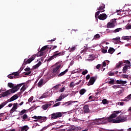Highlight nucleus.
Instances as JSON below:
<instances>
[{
  "label": "nucleus",
  "instance_id": "nucleus-42",
  "mask_svg": "<svg viewBox=\"0 0 131 131\" xmlns=\"http://www.w3.org/2000/svg\"><path fill=\"white\" fill-rule=\"evenodd\" d=\"M122 39H124V40H129L130 37L128 36H123L122 37Z\"/></svg>",
  "mask_w": 131,
  "mask_h": 131
},
{
  "label": "nucleus",
  "instance_id": "nucleus-22",
  "mask_svg": "<svg viewBox=\"0 0 131 131\" xmlns=\"http://www.w3.org/2000/svg\"><path fill=\"white\" fill-rule=\"evenodd\" d=\"M31 70L32 69H30V68H27L25 69V71H26L27 72L25 73V75H29L30 74H31Z\"/></svg>",
  "mask_w": 131,
  "mask_h": 131
},
{
  "label": "nucleus",
  "instance_id": "nucleus-9",
  "mask_svg": "<svg viewBox=\"0 0 131 131\" xmlns=\"http://www.w3.org/2000/svg\"><path fill=\"white\" fill-rule=\"evenodd\" d=\"M105 5L102 4L101 6H100L98 9V11H97L95 13V18L97 19V17L100 14V13H103V12H105Z\"/></svg>",
  "mask_w": 131,
  "mask_h": 131
},
{
  "label": "nucleus",
  "instance_id": "nucleus-1",
  "mask_svg": "<svg viewBox=\"0 0 131 131\" xmlns=\"http://www.w3.org/2000/svg\"><path fill=\"white\" fill-rule=\"evenodd\" d=\"M119 113H120V112L116 111L114 112L109 117L101 118V124H106V123H108V122H112V123H114V118L117 117Z\"/></svg>",
  "mask_w": 131,
  "mask_h": 131
},
{
  "label": "nucleus",
  "instance_id": "nucleus-35",
  "mask_svg": "<svg viewBox=\"0 0 131 131\" xmlns=\"http://www.w3.org/2000/svg\"><path fill=\"white\" fill-rule=\"evenodd\" d=\"M21 118H23V120H22L23 121H25V120H26V119H27V118H28V116H27V115H26V114H24L21 117Z\"/></svg>",
  "mask_w": 131,
  "mask_h": 131
},
{
  "label": "nucleus",
  "instance_id": "nucleus-32",
  "mask_svg": "<svg viewBox=\"0 0 131 131\" xmlns=\"http://www.w3.org/2000/svg\"><path fill=\"white\" fill-rule=\"evenodd\" d=\"M76 49V47L75 46L72 47L71 48L69 47V50L71 53L74 52V51H75Z\"/></svg>",
  "mask_w": 131,
  "mask_h": 131
},
{
  "label": "nucleus",
  "instance_id": "nucleus-55",
  "mask_svg": "<svg viewBox=\"0 0 131 131\" xmlns=\"http://www.w3.org/2000/svg\"><path fill=\"white\" fill-rule=\"evenodd\" d=\"M86 73H88V70H84V71H83L82 72V74L83 75H85V74H86Z\"/></svg>",
  "mask_w": 131,
  "mask_h": 131
},
{
  "label": "nucleus",
  "instance_id": "nucleus-3",
  "mask_svg": "<svg viewBox=\"0 0 131 131\" xmlns=\"http://www.w3.org/2000/svg\"><path fill=\"white\" fill-rule=\"evenodd\" d=\"M114 123H120L121 122H125L127 120V116L119 115L116 119L114 118Z\"/></svg>",
  "mask_w": 131,
  "mask_h": 131
},
{
  "label": "nucleus",
  "instance_id": "nucleus-51",
  "mask_svg": "<svg viewBox=\"0 0 131 131\" xmlns=\"http://www.w3.org/2000/svg\"><path fill=\"white\" fill-rule=\"evenodd\" d=\"M110 84H114L115 83V81L114 79L111 80V81H109Z\"/></svg>",
  "mask_w": 131,
  "mask_h": 131
},
{
  "label": "nucleus",
  "instance_id": "nucleus-45",
  "mask_svg": "<svg viewBox=\"0 0 131 131\" xmlns=\"http://www.w3.org/2000/svg\"><path fill=\"white\" fill-rule=\"evenodd\" d=\"M122 65V62H119V63H117L116 67L117 68H119V67H121Z\"/></svg>",
  "mask_w": 131,
  "mask_h": 131
},
{
  "label": "nucleus",
  "instance_id": "nucleus-63",
  "mask_svg": "<svg viewBox=\"0 0 131 131\" xmlns=\"http://www.w3.org/2000/svg\"><path fill=\"white\" fill-rule=\"evenodd\" d=\"M102 53H103V54H106V53H107V50H106V49H103V50H102Z\"/></svg>",
  "mask_w": 131,
  "mask_h": 131
},
{
  "label": "nucleus",
  "instance_id": "nucleus-31",
  "mask_svg": "<svg viewBox=\"0 0 131 131\" xmlns=\"http://www.w3.org/2000/svg\"><path fill=\"white\" fill-rule=\"evenodd\" d=\"M95 120V125L101 124V119H96Z\"/></svg>",
  "mask_w": 131,
  "mask_h": 131
},
{
  "label": "nucleus",
  "instance_id": "nucleus-33",
  "mask_svg": "<svg viewBox=\"0 0 131 131\" xmlns=\"http://www.w3.org/2000/svg\"><path fill=\"white\" fill-rule=\"evenodd\" d=\"M7 104H8V101H5L0 104V109H2V108H4V107H5L6 105H7Z\"/></svg>",
  "mask_w": 131,
  "mask_h": 131
},
{
  "label": "nucleus",
  "instance_id": "nucleus-25",
  "mask_svg": "<svg viewBox=\"0 0 131 131\" xmlns=\"http://www.w3.org/2000/svg\"><path fill=\"white\" fill-rule=\"evenodd\" d=\"M51 105H52L51 103H47V104L43 105L42 106V109H43V110H47V109H48V108H49V107H50Z\"/></svg>",
  "mask_w": 131,
  "mask_h": 131
},
{
  "label": "nucleus",
  "instance_id": "nucleus-60",
  "mask_svg": "<svg viewBox=\"0 0 131 131\" xmlns=\"http://www.w3.org/2000/svg\"><path fill=\"white\" fill-rule=\"evenodd\" d=\"M12 75H14V77H15V76H18V75H19V74H18V73H13L12 74Z\"/></svg>",
  "mask_w": 131,
  "mask_h": 131
},
{
  "label": "nucleus",
  "instance_id": "nucleus-54",
  "mask_svg": "<svg viewBox=\"0 0 131 131\" xmlns=\"http://www.w3.org/2000/svg\"><path fill=\"white\" fill-rule=\"evenodd\" d=\"M107 74H108L110 76H113V75H114V73L110 72L108 73Z\"/></svg>",
  "mask_w": 131,
  "mask_h": 131
},
{
  "label": "nucleus",
  "instance_id": "nucleus-24",
  "mask_svg": "<svg viewBox=\"0 0 131 131\" xmlns=\"http://www.w3.org/2000/svg\"><path fill=\"white\" fill-rule=\"evenodd\" d=\"M43 84H45V83L43 82V79H40V80H39V81L37 84V86L38 88H41V86H42Z\"/></svg>",
  "mask_w": 131,
  "mask_h": 131
},
{
  "label": "nucleus",
  "instance_id": "nucleus-26",
  "mask_svg": "<svg viewBox=\"0 0 131 131\" xmlns=\"http://www.w3.org/2000/svg\"><path fill=\"white\" fill-rule=\"evenodd\" d=\"M28 129H29V127L27 125H25L19 128V131H27Z\"/></svg>",
  "mask_w": 131,
  "mask_h": 131
},
{
  "label": "nucleus",
  "instance_id": "nucleus-46",
  "mask_svg": "<svg viewBox=\"0 0 131 131\" xmlns=\"http://www.w3.org/2000/svg\"><path fill=\"white\" fill-rule=\"evenodd\" d=\"M26 112V110H23L19 112V115H23V114H24V113H25Z\"/></svg>",
  "mask_w": 131,
  "mask_h": 131
},
{
  "label": "nucleus",
  "instance_id": "nucleus-4",
  "mask_svg": "<svg viewBox=\"0 0 131 131\" xmlns=\"http://www.w3.org/2000/svg\"><path fill=\"white\" fill-rule=\"evenodd\" d=\"M33 119L34 120V121L35 122H36V121H38V122H40V123H42V122H45V121H47V117H41V116H34L32 117Z\"/></svg>",
  "mask_w": 131,
  "mask_h": 131
},
{
  "label": "nucleus",
  "instance_id": "nucleus-10",
  "mask_svg": "<svg viewBox=\"0 0 131 131\" xmlns=\"http://www.w3.org/2000/svg\"><path fill=\"white\" fill-rule=\"evenodd\" d=\"M126 64L123 68V73H126L127 69H129V68H130V62L128 60H126Z\"/></svg>",
  "mask_w": 131,
  "mask_h": 131
},
{
  "label": "nucleus",
  "instance_id": "nucleus-18",
  "mask_svg": "<svg viewBox=\"0 0 131 131\" xmlns=\"http://www.w3.org/2000/svg\"><path fill=\"white\" fill-rule=\"evenodd\" d=\"M80 83V82H79L77 83H74V82H71L70 83L69 88H70V89H73V88H74V86H75V85H78V84H79Z\"/></svg>",
  "mask_w": 131,
  "mask_h": 131
},
{
  "label": "nucleus",
  "instance_id": "nucleus-49",
  "mask_svg": "<svg viewBox=\"0 0 131 131\" xmlns=\"http://www.w3.org/2000/svg\"><path fill=\"white\" fill-rule=\"evenodd\" d=\"M113 89H120V85H114L113 86Z\"/></svg>",
  "mask_w": 131,
  "mask_h": 131
},
{
  "label": "nucleus",
  "instance_id": "nucleus-48",
  "mask_svg": "<svg viewBox=\"0 0 131 131\" xmlns=\"http://www.w3.org/2000/svg\"><path fill=\"white\" fill-rule=\"evenodd\" d=\"M15 111L17 112V111H16L15 109H14L12 107V109H11L10 111V113L11 114H13V113L15 112Z\"/></svg>",
  "mask_w": 131,
  "mask_h": 131
},
{
  "label": "nucleus",
  "instance_id": "nucleus-21",
  "mask_svg": "<svg viewBox=\"0 0 131 131\" xmlns=\"http://www.w3.org/2000/svg\"><path fill=\"white\" fill-rule=\"evenodd\" d=\"M94 60H95V55L90 54L89 55L88 59H86V61H94Z\"/></svg>",
  "mask_w": 131,
  "mask_h": 131
},
{
  "label": "nucleus",
  "instance_id": "nucleus-37",
  "mask_svg": "<svg viewBox=\"0 0 131 131\" xmlns=\"http://www.w3.org/2000/svg\"><path fill=\"white\" fill-rule=\"evenodd\" d=\"M131 94L129 95L128 96H127L124 100L125 102H127V101H129L131 99Z\"/></svg>",
  "mask_w": 131,
  "mask_h": 131
},
{
  "label": "nucleus",
  "instance_id": "nucleus-52",
  "mask_svg": "<svg viewBox=\"0 0 131 131\" xmlns=\"http://www.w3.org/2000/svg\"><path fill=\"white\" fill-rule=\"evenodd\" d=\"M61 102H57L53 105V107H57V106H60Z\"/></svg>",
  "mask_w": 131,
  "mask_h": 131
},
{
  "label": "nucleus",
  "instance_id": "nucleus-29",
  "mask_svg": "<svg viewBox=\"0 0 131 131\" xmlns=\"http://www.w3.org/2000/svg\"><path fill=\"white\" fill-rule=\"evenodd\" d=\"M28 88L27 84H24L20 89V93H23Z\"/></svg>",
  "mask_w": 131,
  "mask_h": 131
},
{
  "label": "nucleus",
  "instance_id": "nucleus-61",
  "mask_svg": "<svg viewBox=\"0 0 131 131\" xmlns=\"http://www.w3.org/2000/svg\"><path fill=\"white\" fill-rule=\"evenodd\" d=\"M126 29H131V25H129L126 27Z\"/></svg>",
  "mask_w": 131,
  "mask_h": 131
},
{
  "label": "nucleus",
  "instance_id": "nucleus-56",
  "mask_svg": "<svg viewBox=\"0 0 131 131\" xmlns=\"http://www.w3.org/2000/svg\"><path fill=\"white\" fill-rule=\"evenodd\" d=\"M124 103L123 102H118V105H120V106H123Z\"/></svg>",
  "mask_w": 131,
  "mask_h": 131
},
{
  "label": "nucleus",
  "instance_id": "nucleus-62",
  "mask_svg": "<svg viewBox=\"0 0 131 131\" xmlns=\"http://www.w3.org/2000/svg\"><path fill=\"white\" fill-rule=\"evenodd\" d=\"M107 64V62H106V61H104L103 62V67H106V64Z\"/></svg>",
  "mask_w": 131,
  "mask_h": 131
},
{
  "label": "nucleus",
  "instance_id": "nucleus-40",
  "mask_svg": "<svg viewBox=\"0 0 131 131\" xmlns=\"http://www.w3.org/2000/svg\"><path fill=\"white\" fill-rule=\"evenodd\" d=\"M100 37H101V36H100V34H97L94 36L93 39H92V40H94V39H98V38H100Z\"/></svg>",
  "mask_w": 131,
  "mask_h": 131
},
{
  "label": "nucleus",
  "instance_id": "nucleus-12",
  "mask_svg": "<svg viewBox=\"0 0 131 131\" xmlns=\"http://www.w3.org/2000/svg\"><path fill=\"white\" fill-rule=\"evenodd\" d=\"M115 24H116V21L115 19H113L107 24V28H114L115 27Z\"/></svg>",
  "mask_w": 131,
  "mask_h": 131
},
{
  "label": "nucleus",
  "instance_id": "nucleus-19",
  "mask_svg": "<svg viewBox=\"0 0 131 131\" xmlns=\"http://www.w3.org/2000/svg\"><path fill=\"white\" fill-rule=\"evenodd\" d=\"M116 83L118 84H121L122 85H124L126 83H127V82L126 81H123L122 80H117L116 81Z\"/></svg>",
  "mask_w": 131,
  "mask_h": 131
},
{
  "label": "nucleus",
  "instance_id": "nucleus-64",
  "mask_svg": "<svg viewBox=\"0 0 131 131\" xmlns=\"http://www.w3.org/2000/svg\"><path fill=\"white\" fill-rule=\"evenodd\" d=\"M59 86H60V85H56V86H54V89H55V90H57L59 89Z\"/></svg>",
  "mask_w": 131,
  "mask_h": 131
},
{
  "label": "nucleus",
  "instance_id": "nucleus-41",
  "mask_svg": "<svg viewBox=\"0 0 131 131\" xmlns=\"http://www.w3.org/2000/svg\"><path fill=\"white\" fill-rule=\"evenodd\" d=\"M85 92H86V90H85V89H81L79 91V94L80 95H84Z\"/></svg>",
  "mask_w": 131,
  "mask_h": 131
},
{
  "label": "nucleus",
  "instance_id": "nucleus-59",
  "mask_svg": "<svg viewBox=\"0 0 131 131\" xmlns=\"http://www.w3.org/2000/svg\"><path fill=\"white\" fill-rule=\"evenodd\" d=\"M90 123L92 125H96L95 123V120H92Z\"/></svg>",
  "mask_w": 131,
  "mask_h": 131
},
{
  "label": "nucleus",
  "instance_id": "nucleus-44",
  "mask_svg": "<svg viewBox=\"0 0 131 131\" xmlns=\"http://www.w3.org/2000/svg\"><path fill=\"white\" fill-rule=\"evenodd\" d=\"M120 30H121V28H117L115 30H113L111 31V32H115V33H116V32H119V31H120Z\"/></svg>",
  "mask_w": 131,
  "mask_h": 131
},
{
  "label": "nucleus",
  "instance_id": "nucleus-30",
  "mask_svg": "<svg viewBox=\"0 0 131 131\" xmlns=\"http://www.w3.org/2000/svg\"><path fill=\"white\" fill-rule=\"evenodd\" d=\"M67 72H68V69H67L64 71L62 72L61 73L59 74L58 76L59 77H61V76H63V75H65V74H66Z\"/></svg>",
  "mask_w": 131,
  "mask_h": 131
},
{
  "label": "nucleus",
  "instance_id": "nucleus-57",
  "mask_svg": "<svg viewBox=\"0 0 131 131\" xmlns=\"http://www.w3.org/2000/svg\"><path fill=\"white\" fill-rule=\"evenodd\" d=\"M7 77H8V78H10V79H13V78H14V76L11 75H8L7 76Z\"/></svg>",
  "mask_w": 131,
  "mask_h": 131
},
{
  "label": "nucleus",
  "instance_id": "nucleus-14",
  "mask_svg": "<svg viewBox=\"0 0 131 131\" xmlns=\"http://www.w3.org/2000/svg\"><path fill=\"white\" fill-rule=\"evenodd\" d=\"M42 61V62L43 61V58L41 57L39 59V62L38 63H37L36 65L33 66V69H37V68H38V67H40V65H41V62H40Z\"/></svg>",
  "mask_w": 131,
  "mask_h": 131
},
{
  "label": "nucleus",
  "instance_id": "nucleus-39",
  "mask_svg": "<svg viewBox=\"0 0 131 131\" xmlns=\"http://www.w3.org/2000/svg\"><path fill=\"white\" fill-rule=\"evenodd\" d=\"M119 39H120V37H117L116 38L113 39V42H116V41H119Z\"/></svg>",
  "mask_w": 131,
  "mask_h": 131
},
{
  "label": "nucleus",
  "instance_id": "nucleus-47",
  "mask_svg": "<svg viewBox=\"0 0 131 131\" xmlns=\"http://www.w3.org/2000/svg\"><path fill=\"white\" fill-rule=\"evenodd\" d=\"M102 104L105 105V104H108V101L107 100V99H103L102 100Z\"/></svg>",
  "mask_w": 131,
  "mask_h": 131
},
{
  "label": "nucleus",
  "instance_id": "nucleus-11",
  "mask_svg": "<svg viewBox=\"0 0 131 131\" xmlns=\"http://www.w3.org/2000/svg\"><path fill=\"white\" fill-rule=\"evenodd\" d=\"M53 92L52 91H49L43 94L40 97V99H44V98H48L49 97H52Z\"/></svg>",
  "mask_w": 131,
  "mask_h": 131
},
{
  "label": "nucleus",
  "instance_id": "nucleus-15",
  "mask_svg": "<svg viewBox=\"0 0 131 131\" xmlns=\"http://www.w3.org/2000/svg\"><path fill=\"white\" fill-rule=\"evenodd\" d=\"M96 79H97V77H92L90 78V80L88 83V85H92L95 83V81H96Z\"/></svg>",
  "mask_w": 131,
  "mask_h": 131
},
{
  "label": "nucleus",
  "instance_id": "nucleus-20",
  "mask_svg": "<svg viewBox=\"0 0 131 131\" xmlns=\"http://www.w3.org/2000/svg\"><path fill=\"white\" fill-rule=\"evenodd\" d=\"M66 97H67V96L64 94H62L58 98V99H56V102H59L60 101H62V100H63V99L66 98Z\"/></svg>",
  "mask_w": 131,
  "mask_h": 131
},
{
  "label": "nucleus",
  "instance_id": "nucleus-36",
  "mask_svg": "<svg viewBox=\"0 0 131 131\" xmlns=\"http://www.w3.org/2000/svg\"><path fill=\"white\" fill-rule=\"evenodd\" d=\"M8 86H9V88L14 89V88H15V86L14 85V84L12 82H9L8 83Z\"/></svg>",
  "mask_w": 131,
  "mask_h": 131
},
{
  "label": "nucleus",
  "instance_id": "nucleus-58",
  "mask_svg": "<svg viewBox=\"0 0 131 131\" xmlns=\"http://www.w3.org/2000/svg\"><path fill=\"white\" fill-rule=\"evenodd\" d=\"M32 101H33V97H31L29 100H28V102H32Z\"/></svg>",
  "mask_w": 131,
  "mask_h": 131
},
{
  "label": "nucleus",
  "instance_id": "nucleus-2",
  "mask_svg": "<svg viewBox=\"0 0 131 131\" xmlns=\"http://www.w3.org/2000/svg\"><path fill=\"white\" fill-rule=\"evenodd\" d=\"M47 48H48V46H45L43 47L41 49L40 52H39L37 54L33 55L29 59H25L24 61L23 65H26V64H30L33 60L35 59L36 57H41L43 55V51H45Z\"/></svg>",
  "mask_w": 131,
  "mask_h": 131
},
{
  "label": "nucleus",
  "instance_id": "nucleus-28",
  "mask_svg": "<svg viewBox=\"0 0 131 131\" xmlns=\"http://www.w3.org/2000/svg\"><path fill=\"white\" fill-rule=\"evenodd\" d=\"M72 130L73 131H77V130H80L81 129V127L80 126L75 127L74 125H72Z\"/></svg>",
  "mask_w": 131,
  "mask_h": 131
},
{
  "label": "nucleus",
  "instance_id": "nucleus-5",
  "mask_svg": "<svg viewBox=\"0 0 131 131\" xmlns=\"http://www.w3.org/2000/svg\"><path fill=\"white\" fill-rule=\"evenodd\" d=\"M64 115V113L63 112H57L54 113L51 115V119L52 120L54 119H57V118H60V117H62Z\"/></svg>",
  "mask_w": 131,
  "mask_h": 131
},
{
  "label": "nucleus",
  "instance_id": "nucleus-7",
  "mask_svg": "<svg viewBox=\"0 0 131 131\" xmlns=\"http://www.w3.org/2000/svg\"><path fill=\"white\" fill-rule=\"evenodd\" d=\"M54 66L55 68L53 69V73L54 74H58V73H60V71L59 69L61 68V63L57 62Z\"/></svg>",
  "mask_w": 131,
  "mask_h": 131
},
{
  "label": "nucleus",
  "instance_id": "nucleus-34",
  "mask_svg": "<svg viewBox=\"0 0 131 131\" xmlns=\"http://www.w3.org/2000/svg\"><path fill=\"white\" fill-rule=\"evenodd\" d=\"M108 52L109 54H113V53H114V52H115V50H114L113 49V48H110L108 49Z\"/></svg>",
  "mask_w": 131,
  "mask_h": 131
},
{
  "label": "nucleus",
  "instance_id": "nucleus-27",
  "mask_svg": "<svg viewBox=\"0 0 131 131\" xmlns=\"http://www.w3.org/2000/svg\"><path fill=\"white\" fill-rule=\"evenodd\" d=\"M84 112L85 113H88V112H90V108H89V105H85L83 107Z\"/></svg>",
  "mask_w": 131,
  "mask_h": 131
},
{
  "label": "nucleus",
  "instance_id": "nucleus-8",
  "mask_svg": "<svg viewBox=\"0 0 131 131\" xmlns=\"http://www.w3.org/2000/svg\"><path fill=\"white\" fill-rule=\"evenodd\" d=\"M59 51H56L54 52V54L49 58L48 61H52V60H54L55 58H57V57H59V56H63L62 52H58Z\"/></svg>",
  "mask_w": 131,
  "mask_h": 131
},
{
  "label": "nucleus",
  "instance_id": "nucleus-16",
  "mask_svg": "<svg viewBox=\"0 0 131 131\" xmlns=\"http://www.w3.org/2000/svg\"><path fill=\"white\" fill-rule=\"evenodd\" d=\"M24 84V83H21L20 84H18L17 85H15L13 88H12V90H14V93H16Z\"/></svg>",
  "mask_w": 131,
  "mask_h": 131
},
{
  "label": "nucleus",
  "instance_id": "nucleus-50",
  "mask_svg": "<svg viewBox=\"0 0 131 131\" xmlns=\"http://www.w3.org/2000/svg\"><path fill=\"white\" fill-rule=\"evenodd\" d=\"M94 96H90L89 97V100H90V102H92V101H93L94 100Z\"/></svg>",
  "mask_w": 131,
  "mask_h": 131
},
{
  "label": "nucleus",
  "instance_id": "nucleus-23",
  "mask_svg": "<svg viewBox=\"0 0 131 131\" xmlns=\"http://www.w3.org/2000/svg\"><path fill=\"white\" fill-rule=\"evenodd\" d=\"M18 98H19V96H18L16 94H15L10 98L9 102H13V101H15V100H17Z\"/></svg>",
  "mask_w": 131,
  "mask_h": 131
},
{
  "label": "nucleus",
  "instance_id": "nucleus-6",
  "mask_svg": "<svg viewBox=\"0 0 131 131\" xmlns=\"http://www.w3.org/2000/svg\"><path fill=\"white\" fill-rule=\"evenodd\" d=\"M15 93V90L14 89H10L2 93V97L3 98H6L9 97L11 94H14Z\"/></svg>",
  "mask_w": 131,
  "mask_h": 131
},
{
  "label": "nucleus",
  "instance_id": "nucleus-53",
  "mask_svg": "<svg viewBox=\"0 0 131 131\" xmlns=\"http://www.w3.org/2000/svg\"><path fill=\"white\" fill-rule=\"evenodd\" d=\"M66 89H65V86H64L62 88H61L59 92L60 93H63V92H64V91H65Z\"/></svg>",
  "mask_w": 131,
  "mask_h": 131
},
{
  "label": "nucleus",
  "instance_id": "nucleus-13",
  "mask_svg": "<svg viewBox=\"0 0 131 131\" xmlns=\"http://www.w3.org/2000/svg\"><path fill=\"white\" fill-rule=\"evenodd\" d=\"M73 103H77V101H69L68 102H62V106H65V107H68L71 105H72Z\"/></svg>",
  "mask_w": 131,
  "mask_h": 131
},
{
  "label": "nucleus",
  "instance_id": "nucleus-17",
  "mask_svg": "<svg viewBox=\"0 0 131 131\" xmlns=\"http://www.w3.org/2000/svg\"><path fill=\"white\" fill-rule=\"evenodd\" d=\"M98 18L99 19V20H105L107 19V15L105 13L101 14L98 16Z\"/></svg>",
  "mask_w": 131,
  "mask_h": 131
},
{
  "label": "nucleus",
  "instance_id": "nucleus-38",
  "mask_svg": "<svg viewBox=\"0 0 131 131\" xmlns=\"http://www.w3.org/2000/svg\"><path fill=\"white\" fill-rule=\"evenodd\" d=\"M18 107H19V106L18 105V104L17 103H15L13 104V108L15 109V110H17V109H18Z\"/></svg>",
  "mask_w": 131,
  "mask_h": 131
},
{
  "label": "nucleus",
  "instance_id": "nucleus-43",
  "mask_svg": "<svg viewBox=\"0 0 131 131\" xmlns=\"http://www.w3.org/2000/svg\"><path fill=\"white\" fill-rule=\"evenodd\" d=\"M82 71V70H80V69H78L77 70H74V73H80Z\"/></svg>",
  "mask_w": 131,
  "mask_h": 131
}]
</instances>
